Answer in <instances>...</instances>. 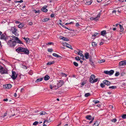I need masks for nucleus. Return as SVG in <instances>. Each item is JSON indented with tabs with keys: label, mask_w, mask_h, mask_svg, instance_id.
Returning <instances> with one entry per match:
<instances>
[{
	"label": "nucleus",
	"mask_w": 126,
	"mask_h": 126,
	"mask_svg": "<svg viewBox=\"0 0 126 126\" xmlns=\"http://www.w3.org/2000/svg\"><path fill=\"white\" fill-rule=\"evenodd\" d=\"M11 37L12 38L10 39L7 43V44L10 47H12L16 45V43L19 44H22V42L19 40L17 37L14 36Z\"/></svg>",
	"instance_id": "obj_1"
},
{
	"label": "nucleus",
	"mask_w": 126,
	"mask_h": 126,
	"mask_svg": "<svg viewBox=\"0 0 126 126\" xmlns=\"http://www.w3.org/2000/svg\"><path fill=\"white\" fill-rule=\"evenodd\" d=\"M16 51L18 50L19 51L24 52L27 54H29V50L25 48L24 47H19L17 49H16Z\"/></svg>",
	"instance_id": "obj_2"
},
{
	"label": "nucleus",
	"mask_w": 126,
	"mask_h": 126,
	"mask_svg": "<svg viewBox=\"0 0 126 126\" xmlns=\"http://www.w3.org/2000/svg\"><path fill=\"white\" fill-rule=\"evenodd\" d=\"M7 69L4 68L3 67L0 65V73L2 74L7 73Z\"/></svg>",
	"instance_id": "obj_3"
},
{
	"label": "nucleus",
	"mask_w": 126,
	"mask_h": 126,
	"mask_svg": "<svg viewBox=\"0 0 126 126\" xmlns=\"http://www.w3.org/2000/svg\"><path fill=\"white\" fill-rule=\"evenodd\" d=\"M114 71L113 70H111L110 71L105 70L104 71V73L105 74L109 75L110 76L112 75L114 73Z\"/></svg>",
	"instance_id": "obj_4"
},
{
	"label": "nucleus",
	"mask_w": 126,
	"mask_h": 126,
	"mask_svg": "<svg viewBox=\"0 0 126 126\" xmlns=\"http://www.w3.org/2000/svg\"><path fill=\"white\" fill-rule=\"evenodd\" d=\"M17 77V75L16 73L13 71H12V74L11 76V78L13 79H15Z\"/></svg>",
	"instance_id": "obj_5"
},
{
	"label": "nucleus",
	"mask_w": 126,
	"mask_h": 126,
	"mask_svg": "<svg viewBox=\"0 0 126 126\" xmlns=\"http://www.w3.org/2000/svg\"><path fill=\"white\" fill-rule=\"evenodd\" d=\"M126 65V60L123 61L119 63V65L120 66H123Z\"/></svg>",
	"instance_id": "obj_6"
},
{
	"label": "nucleus",
	"mask_w": 126,
	"mask_h": 126,
	"mask_svg": "<svg viewBox=\"0 0 126 126\" xmlns=\"http://www.w3.org/2000/svg\"><path fill=\"white\" fill-rule=\"evenodd\" d=\"M11 30L12 31V32L14 34H15V35H16L15 34L17 31V29H16L15 27H13L11 28Z\"/></svg>",
	"instance_id": "obj_7"
},
{
	"label": "nucleus",
	"mask_w": 126,
	"mask_h": 126,
	"mask_svg": "<svg viewBox=\"0 0 126 126\" xmlns=\"http://www.w3.org/2000/svg\"><path fill=\"white\" fill-rule=\"evenodd\" d=\"M64 82L63 80H60L59 82H58L57 84V87L58 88L62 86L64 84Z\"/></svg>",
	"instance_id": "obj_8"
},
{
	"label": "nucleus",
	"mask_w": 126,
	"mask_h": 126,
	"mask_svg": "<svg viewBox=\"0 0 126 126\" xmlns=\"http://www.w3.org/2000/svg\"><path fill=\"white\" fill-rule=\"evenodd\" d=\"M78 50L79 51L78 54L80 56V58L82 59H83L84 58V56L82 54V51H79V50Z\"/></svg>",
	"instance_id": "obj_9"
},
{
	"label": "nucleus",
	"mask_w": 126,
	"mask_h": 126,
	"mask_svg": "<svg viewBox=\"0 0 126 126\" xmlns=\"http://www.w3.org/2000/svg\"><path fill=\"white\" fill-rule=\"evenodd\" d=\"M95 78V76L94 75L92 74L91 75L90 79V82L91 83L94 80V79Z\"/></svg>",
	"instance_id": "obj_10"
},
{
	"label": "nucleus",
	"mask_w": 126,
	"mask_h": 126,
	"mask_svg": "<svg viewBox=\"0 0 126 126\" xmlns=\"http://www.w3.org/2000/svg\"><path fill=\"white\" fill-rule=\"evenodd\" d=\"M60 39H62L63 40L66 41H68L69 40V39L67 38L62 36H60Z\"/></svg>",
	"instance_id": "obj_11"
},
{
	"label": "nucleus",
	"mask_w": 126,
	"mask_h": 126,
	"mask_svg": "<svg viewBox=\"0 0 126 126\" xmlns=\"http://www.w3.org/2000/svg\"><path fill=\"white\" fill-rule=\"evenodd\" d=\"M100 15L101 14L100 13L97 15L96 17L94 18V20L96 21L98 20L100 17Z\"/></svg>",
	"instance_id": "obj_12"
},
{
	"label": "nucleus",
	"mask_w": 126,
	"mask_h": 126,
	"mask_svg": "<svg viewBox=\"0 0 126 126\" xmlns=\"http://www.w3.org/2000/svg\"><path fill=\"white\" fill-rule=\"evenodd\" d=\"M103 82V83L107 85H109L111 84V83L110 82L107 80H104Z\"/></svg>",
	"instance_id": "obj_13"
},
{
	"label": "nucleus",
	"mask_w": 126,
	"mask_h": 126,
	"mask_svg": "<svg viewBox=\"0 0 126 126\" xmlns=\"http://www.w3.org/2000/svg\"><path fill=\"white\" fill-rule=\"evenodd\" d=\"M47 7V6H45L44 7H43L41 9L42 11L44 12H47L48 11L47 9L46 8Z\"/></svg>",
	"instance_id": "obj_14"
},
{
	"label": "nucleus",
	"mask_w": 126,
	"mask_h": 126,
	"mask_svg": "<svg viewBox=\"0 0 126 126\" xmlns=\"http://www.w3.org/2000/svg\"><path fill=\"white\" fill-rule=\"evenodd\" d=\"M6 35L5 34H0V39H5Z\"/></svg>",
	"instance_id": "obj_15"
},
{
	"label": "nucleus",
	"mask_w": 126,
	"mask_h": 126,
	"mask_svg": "<svg viewBox=\"0 0 126 126\" xmlns=\"http://www.w3.org/2000/svg\"><path fill=\"white\" fill-rule=\"evenodd\" d=\"M25 25L24 23H21L18 25V27L19 28H22L24 27Z\"/></svg>",
	"instance_id": "obj_16"
},
{
	"label": "nucleus",
	"mask_w": 126,
	"mask_h": 126,
	"mask_svg": "<svg viewBox=\"0 0 126 126\" xmlns=\"http://www.w3.org/2000/svg\"><path fill=\"white\" fill-rule=\"evenodd\" d=\"M99 124V122L98 121H96L93 126H98Z\"/></svg>",
	"instance_id": "obj_17"
},
{
	"label": "nucleus",
	"mask_w": 126,
	"mask_h": 126,
	"mask_svg": "<svg viewBox=\"0 0 126 126\" xmlns=\"http://www.w3.org/2000/svg\"><path fill=\"white\" fill-rule=\"evenodd\" d=\"M85 57L87 59H88L89 57V54L88 53L86 52L85 54Z\"/></svg>",
	"instance_id": "obj_18"
},
{
	"label": "nucleus",
	"mask_w": 126,
	"mask_h": 126,
	"mask_svg": "<svg viewBox=\"0 0 126 126\" xmlns=\"http://www.w3.org/2000/svg\"><path fill=\"white\" fill-rule=\"evenodd\" d=\"M119 25L120 29V32H123L124 30V29L123 28V26H122L120 24H119Z\"/></svg>",
	"instance_id": "obj_19"
},
{
	"label": "nucleus",
	"mask_w": 126,
	"mask_h": 126,
	"mask_svg": "<svg viewBox=\"0 0 126 126\" xmlns=\"http://www.w3.org/2000/svg\"><path fill=\"white\" fill-rule=\"evenodd\" d=\"M50 78L49 77L48 75H46L44 77V79L45 80H48Z\"/></svg>",
	"instance_id": "obj_20"
},
{
	"label": "nucleus",
	"mask_w": 126,
	"mask_h": 126,
	"mask_svg": "<svg viewBox=\"0 0 126 126\" xmlns=\"http://www.w3.org/2000/svg\"><path fill=\"white\" fill-rule=\"evenodd\" d=\"M106 31L105 30L103 31H102L101 32V34L103 36H104L106 34Z\"/></svg>",
	"instance_id": "obj_21"
},
{
	"label": "nucleus",
	"mask_w": 126,
	"mask_h": 126,
	"mask_svg": "<svg viewBox=\"0 0 126 126\" xmlns=\"http://www.w3.org/2000/svg\"><path fill=\"white\" fill-rule=\"evenodd\" d=\"M86 118L88 120H91L92 119V117L91 115H89L86 116Z\"/></svg>",
	"instance_id": "obj_22"
},
{
	"label": "nucleus",
	"mask_w": 126,
	"mask_h": 126,
	"mask_svg": "<svg viewBox=\"0 0 126 126\" xmlns=\"http://www.w3.org/2000/svg\"><path fill=\"white\" fill-rule=\"evenodd\" d=\"M55 57H61V56H59L58 55L55 53H53L52 54Z\"/></svg>",
	"instance_id": "obj_23"
},
{
	"label": "nucleus",
	"mask_w": 126,
	"mask_h": 126,
	"mask_svg": "<svg viewBox=\"0 0 126 126\" xmlns=\"http://www.w3.org/2000/svg\"><path fill=\"white\" fill-rule=\"evenodd\" d=\"M46 113V112L44 111H41L39 113V114L40 115H44Z\"/></svg>",
	"instance_id": "obj_24"
},
{
	"label": "nucleus",
	"mask_w": 126,
	"mask_h": 126,
	"mask_svg": "<svg viewBox=\"0 0 126 126\" xmlns=\"http://www.w3.org/2000/svg\"><path fill=\"white\" fill-rule=\"evenodd\" d=\"M43 78H41L40 79H38L36 80L35 82H37L39 81H41L43 80Z\"/></svg>",
	"instance_id": "obj_25"
},
{
	"label": "nucleus",
	"mask_w": 126,
	"mask_h": 126,
	"mask_svg": "<svg viewBox=\"0 0 126 126\" xmlns=\"http://www.w3.org/2000/svg\"><path fill=\"white\" fill-rule=\"evenodd\" d=\"M54 63V61H52L51 62H48L47 63V65H50L53 64Z\"/></svg>",
	"instance_id": "obj_26"
},
{
	"label": "nucleus",
	"mask_w": 126,
	"mask_h": 126,
	"mask_svg": "<svg viewBox=\"0 0 126 126\" xmlns=\"http://www.w3.org/2000/svg\"><path fill=\"white\" fill-rule=\"evenodd\" d=\"M92 45L93 47H95L97 46L96 43L94 42H93L92 43Z\"/></svg>",
	"instance_id": "obj_27"
},
{
	"label": "nucleus",
	"mask_w": 126,
	"mask_h": 126,
	"mask_svg": "<svg viewBox=\"0 0 126 126\" xmlns=\"http://www.w3.org/2000/svg\"><path fill=\"white\" fill-rule=\"evenodd\" d=\"M49 20L48 18H44L42 20V21L43 22H46Z\"/></svg>",
	"instance_id": "obj_28"
},
{
	"label": "nucleus",
	"mask_w": 126,
	"mask_h": 126,
	"mask_svg": "<svg viewBox=\"0 0 126 126\" xmlns=\"http://www.w3.org/2000/svg\"><path fill=\"white\" fill-rule=\"evenodd\" d=\"M66 47H68L69 48H70L71 49H73L72 48L71 46V45H70L69 44H67V46H66Z\"/></svg>",
	"instance_id": "obj_29"
},
{
	"label": "nucleus",
	"mask_w": 126,
	"mask_h": 126,
	"mask_svg": "<svg viewBox=\"0 0 126 126\" xmlns=\"http://www.w3.org/2000/svg\"><path fill=\"white\" fill-rule=\"evenodd\" d=\"M53 121V119L52 117H50L49 119L47 120V122L48 123H50Z\"/></svg>",
	"instance_id": "obj_30"
},
{
	"label": "nucleus",
	"mask_w": 126,
	"mask_h": 126,
	"mask_svg": "<svg viewBox=\"0 0 126 126\" xmlns=\"http://www.w3.org/2000/svg\"><path fill=\"white\" fill-rule=\"evenodd\" d=\"M110 89H115L116 88V86H110L109 87Z\"/></svg>",
	"instance_id": "obj_31"
},
{
	"label": "nucleus",
	"mask_w": 126,
	"mask_h": 126,
	"mask_svg": "<svg viewBox=\"0 0 126 126\" xmlns=\"http://www.w3.org/2000/svg\"><path fill=\"white\" fill-rule=\"evenodd\" d=\"M93 101V102L95 104L99 103V101L98 100H94Z\"/></svg>",
	"instance_id": "obj_32"
},
{
	"label": "nucleus",
	"mask_w": 126,
	"mask_h": 126,
	"mask_svg": "<svg viewBox=\"0 0 126 126\" xmlns=\"http://www.w3.org/2000/svg\"><path fill=\"white\" fill-rule=\"evenodd\" d=\"M105 59H102L100 60L99 61H98V62L99 63H101L105 62Z\"/></svg>",
	"instance_id": "obj_33"
},
{
	"label": "nucleus",
	"mask_w": 126,
	"mask_h": 126,
	"mask_svg": "<svg viewBox=\"0 0 126 126\" xmlns=\"http://www.w3.org/2000/svg\"><path fill=\"white\" fill-rule=\"evenodd\" d=\"M11 39H12V38H11L10 36L8 37H6H6H5V38L4 39V40L5 41H6L7 40H9Z\"/></svg>",
	"instance_id": "obj_34"
},
{
	"label": "nucleus",
	"mask_w": 126,
	"mask_h": 126,
	"mask_svg": "<svg viewBox=\"0 0 126 126\" xmlns=\"http://www.w3.org/2000/svg\"><path fill=\"white\" fill-rule=\"evenodd\" d=\"M90 94L89 93H87L85 94V97H87L89 96H90Z\"/></svg>",
	"instance_id": "obj_35"
},
{
	"label": "nucleus",
	"mask_w": 126,
	"mask_h": 126,
	"mask_svg": "<svg viewBox=\"0 0 126 126\" xmlns=\"http://www.w3.org/2000/svg\"><path fill=\"white\" fill-rule=\"evenodd\" d=\"M91 1H89L87 2H86V4L87 5H90L91 4Z\"/></svg>",
	"instance_id": "obj_36"
},
{
	"label": "nucleus",
	"mask_w": 126,
	"mask_h": 126,
	"mask_svg": "<svg viewBox=\"0 0 126 126\" xmlns=\"http://www.w3.org/2000/svg\"><path fill=\"white\" fill-rule=\"evenodd\" d=\"M98 79H95L93 81V82H92V83H93L97 82L98 81Z\"/></svg>",
	"instance_id": "obj_37"
},
{
	"label": "nucleus",
	"mask_w": 126,
	"mask_h": 126,
	"mask_svg": "<svg viewBox=\"0 0 126 126\" xmlns=\"http://www.w3.org/2000/svg\"><path fill=\"white\" fill-rule=\"evenodd\" d=\"M74 64L77 67L78 66V64L75 62H73Z\"/></svg>",
	"instance_id": "obj_38"
},
{
	"label": "nucleus",
	"mask_w": 126,
	"mask_h": 126,
	"mask_svg": "<svg viewBox=\"0 0 126 126\" xmlns=\"http://www.w3.org/2000/svg\"><path fill=\"white\" fill-rule=\"evenodd\" d=\"M23 39L25 40V41L27 43L28 42V41L29 40V39L27 38H26L25 37H24L23 38Z\"/></svg>",
	"instance_id": "obj_39"
},
{
	"label": "nucleus",
	"mask_w": 126,
	"mask_h": 126,
	"mask_svg": "<svg viewBox=\"0 0 126 126\" xmlns=\"http://www.w3.org/2000/svg\"><path fill=\"white\" fill-rule=\"evenodd\" d=\"M126 114H124L122 115V117L124 118L125 119L126 118Z\"/></svg>",
	"instance_id": "obj_40"
},
{
	"label": "nucleus",
	"mask_w": 126,
	"mask_h": 126,
	"mask_svg": "<svg viewBox=\"0 0 126 126\" xmlns=\"http://www.w3.org/2000/svg\"><path fill=\"white\" fill-rule=\"evenodd\" d=\"M75 59L76 60H77L78 61H79L80 60V59L79 57L78 56H76L75 58Z\"/></svg>",
	"instance_id": "obj_41"
},
{
	"label": "nucleus",
	"mask_w": 126,
	"mask_h": 126,
	"mask_svg": "<svg viewBox=\"0 0 126 126\" xmlns=\"http://www.w3.org/2000/svg\"><path fill=\"white\" fill-rule=\"evenodd\" d=\"M7 85V86L8 87V89H10L12 87V86L10 84H8Z\"/></svg>",
	"instance_id": "obj_42"
},
{
	"label": "nucleus",
	"mask_w": 126,
	"mask_h": 126,
	"mask_svg": "<svg viewBox=\"0 0 126 126\" xmlns=\"http://www.w3.org/2000/svg\"><path fill=\"white\" fill-rule=\"evenodd\" d=\"M47 51L49 52H51L53 51V50L52 48H48Z\"/></svg>",
	"instance_id": "obj_43"
},
{
	"label": "nucleus",
	"mask_w": 126,
	"mask_h": 126,
	"mask_svg": "<svg viewBox=\"0 0 126 126\" xmlns=\"http://www.w3.org/2000/svg\"><path fill=\"white\" fill-rule=\"evenodd\" d=\"M8 85L7 84H5V85H3V87L4 88L6 89H8Z\"/></svg>",
	"instance_id": "obj_44"
},
{
	"label": "nucleus",
	"mask_w": 126,
	"mask_h": 126,
	"mask_svg": "<svg viewBox=\"0 0 126 126\" xmlns=\"http://www.w3.org/2000/svg\"><path fill=\"white\" fill-rule=\"evenodd\" d=\"M119 75V72H117L115 74V75L116 76H117Z\"/></svg>",
	"instance_id": "obj_45"
},
{
	"label": "nucleus",
	"mask_w": 126,
	"mask_h": 126,
	"mask_svg": "<svg viewBox=\"0 0 126 126\" xmlns=\"http://www.w3.org/2000/svg\"><path fill=\"white\" fill-rule=\"evenodd\" d=\"M111 122H113L115 123L117 121V120L116 119H112L111 120Z\"/></svg>",
	"instance_id": "obj_46"
},
{
	"label": "nucleus",
	"mask_w": 126,
	"mask_h": 126,
	"mask_svg": "<svg viewBox=\"0 0 126 126\" xmlns=\"http://www.w3.org/2000/svg\"><path fill=\"white\" fill-rule=\"evenodd\" d=\"M38 123V122L37 121H35L33 123V125H36Z\"/></svg>",
	"instance_id": "obj_47"
},
{
	"label": "nucleus",
	"mask_w": 126,
	"mask_h": 126,
	"mask_svg": "<svg viewBox=\"0 0 126 126\" xmlns=\"http://www.w3.org/2000/svg\"><path fill=\"white\" fill-rule=\"evenodd\" d=\"M100 86L102 87V88H103L105 87V85L103 83H101L100 84Z\"/></svg>",
	"instance_id": "obj_48"
},
{
	"label": "nucleus",
	"mask_w": 126,
	"mask_h": 126,
	"mask_svg": "<svg viewBox=\"0 0 126 126\" xmlns=\"http://www.w3.org/2000/svg\"><path fill=\"white\" fill-rule=\"evenodd\" d=\"M16 2H20V3H21L22 2H23V1L22 0H21L19 1H15Z\"/></svg>",
	"instance_id": "obj_49"
},
{
	"label": "nucleus",
	"mask_w": 126,
	"mask_h": 126,
	"mask_svg": "<svg viewBox=\"0 0 126 126\" xmlns=\"http://www.w3.org/2000/svg\"><path fill=\"white\" fill-rule=\"evenodd\" d=\"M61 75L63 76H65V77L67 76V75L64 73H62L61 74Z\"/></svg>",
	"instance_id": "obj_50"
},
{
	"label": "nucleus",
	"mask_w": 126,
	"mask_h": 126,
	"mask_svg": "<svg viewBox=\"0 0 126 126\" xmlns=\"http://www.w3.org/2000/svg\"><path fill=\"white\" fill-rule=\"evenodd\" d=\"M33 11L35 13H39V12L40 11L39 10L36 11L35 10H33Z\"/></svg>",
	"instance_id": "obj_51"
},
{
	"label": "nucleus",
	"mask_w": 126,
	"mask_h": 126,
	"mask_svg": "<svg viewBox=\"0 0 126 126\" xmlns=\"http://www.w3.org/2000/svg\"><path fill=\"white\" fill-rule=\"evenodd\" d=\"M7 113H4V114L3 115H2V116H1V117H2L3 118H4L7 115Z\"/></svg>",
	"instance_id": "obj_52"
},
{
	"label": "nucleus",
	"mask_w": 126,
	"mask_h": 126,
	"mask_svg": "<svg viewBox=\"0 0 126 126\" xmlns=\"http://www.w3.org/2000/svg\"><path fill=\"white\" fill-rule=\"evenodd\" d=\"M98 34V33H95L92 36H97V35Z\"/></svg>",
	"instance_id": "obj_53"
},
{
	"label": "nucleus",
	"mask_w": 126,
	"mask_h": 126,
	"mask_svg": "<svg viewBox=\"0 0 126 126\" xmlns=\"http://www.w3.org/2000/svg\"><path fill=\"white\" fill-rule=\"evenodd\" d=\"M63 45L66 47L67 44L66 43H63Z\"/></svg>",
	"instance_id": "obj_54"
},
{
	"label": "nucleus",
	"mask_w": 126,
	"mask_h": 126,
	"mask_svg": "<svg viewBox=\"0 0 126 126\" xmlns=\"http://www.w3.org/2000/svg\"><path fill=\"white\" fill-rule=\"evenodd\" d=\"M107 3L105 5L106 6H107L108 4L110 3L111 2L110 1H107Z\"/></svg>",
	"instance_id": "obj_55"
},
{
	"label": "nucleus",
	"mask_w": 126,
	"mask_h": 126,
	"mask_svg": "<svg viewBox=\"0 0 126 126\" xmlns=\"http://www.w3.org/2000/svg\"><path fill=\"white\" fill-rule=\"evenodd\" d=\"M91 65H93V66H94V64L93 62H92V61H91Z\"/></svg>",
	"instance_id": "obj_56"
},
{
	"label": "nucleus",
	"mask_w": 126,
	"mask_h": 126,
	"mask_svg": "<svg viewBox=\"0 0 126 126\" xmlns=\"http://www.w3.org/2000/svg\"><path fill=\"white\" fill-rule=\"evenodd\" d=\"M117 11L116 10H114L112 12V13L113 14H116V12H117Z\"/></svg>",
	"instance_id": "obj_57"
},
{
	"label": "nucleus",
	"mask_w": 126,
	"mask_h": 126,
	"mask_svg": "<svg viewBox=\"0 0 126 126\" xmlns=\"http://www.w3.org/2000/svg\"><path fill=\"white\" fill-rule=\"evenodd\" d=\"M32 22H30L29 23V25H32Z\"/></svg>",
	"instance_id": "obj_58"
},
{
	"label": "nucleus",
	"mask_w": 126,
	"mask_h": 126,
	"mask_svg": "<svg viewBox=\"0 0 126 126\" xmlns=\"http://www.w3.org/2000/svg\"><path fill=\"white\" fill-rule=\"evenodd\" d=\"M8 100V99L7 98L4 99H3V101H7Z\"/></svg>",
	"instance_id": "obj_59"
},
{
	"label": "nucleus",
	"mask_w": 126,
	"mask_h": 126,
	"mask_svg": "<svg viewBox=\"0 0 126 126\" xmlns=\"http://www.w3.org/2000/svg\"><path fill=\"white\" fill-rule=\"evenodd\" d=\"M90 19L91 20H94V18L93 17H91L90 18Z\"/></svg>",
	"instance_id": "obj_60"
},
{
	"label": "nucleus",
	"mask_w": 126,
	"mask_h": 126,
	"mask_svg": "<svg viewBox=\"0 0 126 126\" xmlns=\"http://www.w3.org/2000/svg\"><path fill=\"white\" fill-rule=\"evenodd\" d=\"M54 16V15L53 14H51L50 15V16L51 17H53Z\"/></svg>",
	"instance_id": "obj_61"
},
{
	"label": "nucleus",
	"mask_w": 126,
	"mask_h": 126,
	"mask_svg": "<svg viewBox=\"0 0 126 126\" xmlns=\"http://www.w3.org/2000/svg\"><path fill=\"white\" fill-rule=\"evenodd\" d=\"M85 84V83L84 82H83L81 83V85L82 86L84 85Z\"/></svg>",
	"instance_id": "obj_62"
},
{
	"label": "nucleus",
	"mask_w": 126,
	"mask_h": 126,
	"mask_svg": "<svg viewBox=\"0 0 126 126\" xmlns=\"http://www.w3.org/2000/svg\"><path fill=\"white\" fill-rule=\"evenodd\" d=\"M52 43L51 42H50L48 43L47 44V45H51Z\"/></svg>",
	"instance_id": "obj_63"
},
{
	"label": "nucleus",
	"mask_w": 126,
	"mask_h": 126,
	"mask_svg": "<svg viewBox=\"0 0 126 126\" xmlns=\"http://www.w3.org/2000/svg\"><path fill=\"white\" fill-rule=\"evenodd\" d=\"M15 23L16 24H19L20 23V22L18 21H16Z\"/></svg>",
	"instance_id": "obj_64"
}]
</instances>
